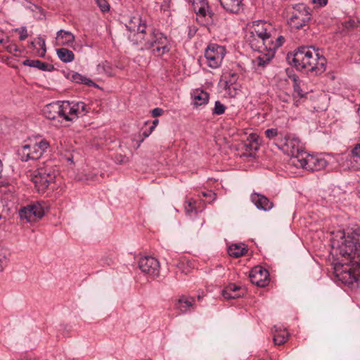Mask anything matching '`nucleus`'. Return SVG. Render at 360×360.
Here are the masks:
<instances>
[{"mask_svg": "<svg viewBox=\"0 0 360 360\" xmlns=\"http://www.w3.org/2000/svg\"><path fill=\"white\" fill-rule=\"evenodd\" d=\"M333 253L340 262L334 267L336 277L352 287L360 286V226L339 232L331 240Z\"/></svg>", "mask_w": 360, "mask_h": 360, "instance_id": "f257e3e1", "label": "nucleus"}, {"mask_svg": "<svg viewBox=\"0 0 360 360\" xmlns=\"http://www.w3.org/2000/svg\"><path fill=\"white\" fill-rule=\"evenodd\" d=\"M126 27L129 31L128 39L140 50H150L155 56H161L170 51L167 37L147 26L139 17H133Z\"/></svg>", "mask_w": 360, "mask_h": 360, "instance_id": "f03ea898", "label": "nucleus"}, {"mask_svg": "<svg viewBox=\"0 0 360 360\" xmlns=\"http://www.w3.org/2000/svg\"><path fill=\"white\" fill-rule=\"evenodd\" d=\"M42 112L49 120L60 117L65 121L74 122L84 116L89 112V108L82 101H58L46 105Z\"/></svg>", "mask_w": 360, "mask_h": 360, "instance_id": "7ed1b4c3", "label": "nucleus"}, {"mask_svg": "<svg viewBox=\"0 0 360 360\" xmlns=\"http://www.w3.org/2000/svg\"><path fill=\"white\" fill-rule=\"evenodd\" d=\"M292 63L298 70L319 75L326 71L327 61L319 50L312 46H301L293 54Z\"/></svg>", "mask_w": 360, "mask_h": 360, "instance_id": "20e7f679", "label": "nucleus"}, {"mask_svg": "<svg viewBox=\"0 0 360 360\" xmlns=\"http://www.w3.org/2000/svg\"><path fill=\"white\" fill-rule=\"evenodd\" d=\"M276 146L285 154L291 157L292 163L295 167L300 162V156L306 155L300 139L292 134L281 136Z\"/></svg>", "mask_w": 360, "mask_h": 360, "instance_id": "39448f33", "label": "nucleus"}, {"mask_svg": "<svg viewBox=\"0 0 360 360\" xmlns=\"http://www.w3.org/2000/svg\"><path fill=\"white\" fill-rule=\"evenodd\" d=\"M49 146V142L45 139H41L39 142L22 146L18 150V155L22 162L38 160Z\"/></svg>", "mask_w": 360, "mask_h": 360, "instance_id": "423d86ee", "label": "nucleus"}, {"mask_svg": "<svg viewBox=\"0 0 360 360\" xmlns=\"http://www.w3.org/2000/svg\"><path fill=\"white\" fill-rule=\"evenodd\" d=\"M310 8L304 4H295L292 7L288 24L295 29L302 28L311 20Z\"/></svg>", "mask_w": 360, "mask_h": 360, "instance_id": "0eeeda50", "label": "nucleus"}, {"mask_svg": "<svg viewBox=\"0 0 360 360\" xmlns=\"http://www.w3.org/2000/svg\"><path fill=\"white\" fill-rule=\"evenodd\" d=\"M57 174V170L46 165L37 169L33 181L39 190L44 191L51 183L54 181Z\"/></svg>", "mask_w": 360, "mask_h": 360, "instance_id": "6e6552de", "label": "nucleus"}, {"mask_svg": "<svg viewBox=\"0 0 360 360\" xmlns=\"http://www.w3.org/2000/svg\"><path fill=\"white\" fill-rule=\"evenodd\" d=\"M225 55V48L216 44L209 45L205 51L206 63L213 69L218 68L221 65Z\"/></svg>", "mask_w": 360, "mask_h": 360, "instance_id": "1a4fd4ad", "label": "nucleus"}, {"mask_svg": "<svg viewBox=\"0 0 360 360\" xmlns=\"http://www.w3.org/2000/svg\"><path fill=\"white\" fill-rule=\"evenodd\" d=\"M44 202H36L21 208L19 211L20 219L26 222H34L43 217L45 214Z\"/></svg>", "mask_w": 360, "mask_h": 360, "instance_id": "9d476101", "label": "nucleus"}, {"mask_svg": "<svg viewBox=\"0 0 360 360\" xmlns=\"http://www.w3.org/2000/svg\"><path fill=\"white\" fill-rule=\"evenodd\" d=\"M274 38L271 34V44L268 46V52L259 54L256 57L255 62L258 67L263 68L269 64L274 56L275 51L281 46L285 41V38L283 36L278 37L275 42L274 41Z\"/></svg>", "mask_w": 360, "mask_h": 360, "instance_id": "9b49d317", "label": "nucleus"}, {"mask_svg": "<svg viewBox=\"0 0 360 360\" xmlns=\"http://www.w3.org/2000/svg\"><path fill=\"white\" fill-rule=\"evenodd\" d=\"M327 165L328 162L324 158H316L306 153V155L300 156V162L296 167L309 171H319L324 169Z\"/></svg>", "mask_w": 360, "mask_h": 360, "instance_id": "f8f14e48", "label": "nucleus"}, {"mask_svg": "<svg viewBox=\"0 0 360 360\" xmlns=\"http://www.w3.org/2000/svg\"><path fill=\"white\" fill-rule=\"evenodd\" d=\"M139 267L143 273L148 275L153 279L160 275L159 261L153 257L145 256L141 257L139 261Z\"/></svg>", "mask_w": 360, "mask_h": 360, "instance_id": "ddd939ff", "label": "nucleus"}, {"mask_svg": "<svg viewBox=\"0 0 360 360\" xmlns=\"http://www.w3.org/2000/svg\"><path fill=\"white\" fill-rule=\"evenodd\" d=\"M246 42L250 45L253 51L261 53L260 54L268 52V46L271 44V39L263 37H256L253 34L248 33L246 34Z\"/></svg>", "mask_w": 360, "mask_h": 360, "instance_id": "4468645a", "label": "nucleus"}, {"mask_svg": "<svg viewBox=\"0 0 360 360\" xmlns=\"http://www.w3.org/2000/svg\"><path fill=\"white\" fill-rule=\"evenodd\" d=\"M269 276V271L260 266L252 268L249 274L251 282L259 287H265L268 285Z\"/></svg>", "mask_w": 360, "mask_h": 360, "instance_id": "2eb2a0df", "label": "nucleus"}, {"mask_svg": "<svg viewBox=\"0 0 360 360\" xmlns=\"http://www.w3.org/2000/svg\"><path fill=\"white\" fill-rule=\"evenodd\" d=\"M272 32L273 28L270 23L265 21L258 20L253 22V25L248 33L253 34L256 35V37L262 36L266 39L267 37L271 39Z\"/></svg>", "mask_w": 360, "mask_h": 360, "instance_id": "dca6fc26", "label": "nucleus"}, {"mask_svg": "<svg viewBox=\"0 0 360 360\" xmlns=\"http://www.w3.org/2000/svg\"><path fill=\"white\" fill-rule=\"evenodd\" d=\"M250 199L257 209L264 211L270 210L274 205L273 202L268 198L257 193H252Z\"/></svg>", "mask_w": 360, "mask_h": 360, "instance_id": "f3484780", "label": "nucleus"}, {"mask_svg": "<svg viewBox=\"0 0 360 360\" xmlns=\"http://www.w3.org/2000/svg\"><path fill=\"white\" fill-rule=\"evenodd\" d=\"M338 162L340 167L346 170H357L360 168V165L357 163L356 160L349 155H342L338 158Z\"/></svg>", "mask_w": 360, "mask_h": 360, "instance_id": "a211bd4d", "label": "nucleus"}, {"mask_svg": "<svg viewBox=\"0 0 360 360\" xmlns=\"http://www.w3.org/2000/svg\"><path fill=\"white\" fill-rule=\"evenodd\" d=\"M188 1L192 4L193 10L198 15L205 17L207 15H211L213 14L210 9L207 0H188Z\"/></svg>", "mask_w": 360, "mask_h": 360, "instance_id": "6ab92c4d", "label": "nucleus"}, {"mask_svg": "<svg viewBox=\"0 0 360 360\" xmlns=\"http://www.w3.org/2000/svg\"><path fill=\"white\" fill-rule=\"evenodd\" d=\"M56 41L58 46H72L75 40V35L69 32L60 30L57 32Z\"/></svg>", "mask_w": 360, "mask_h": 360, "instance_id": "aec40b11", "label": "nucleus"}, {"mask_svg": "<svg viewBox=\"0 0 360 360\" xmlns=\"http://www.w3.org/2000/svg\"><path fill=\"white\" fill-rule=\"evenodd\" d=\"M221 6L227 12L238 13L242 9V0H219Z\"/></svg>", "mask_w": 360, "mask_h": 360, "instance_id": "412c9836", "label": "nucleus"}, {"mask_svg": "<svg viewBox=\"0 0 360 360\" xmlns=\"http://www.w3.org/2000/svg\"><path fill=\"white\" fill-rule=\"evenodd\" d=\"M22 64L25 66L36 68L43 71L51 72L54 69L52 65L46 62H42L39 60L27 59L22 62Z\"/></svg>", "mask_w": 360, "mask_h": 360, "instance_id": "4be33fe9", "label": "nucleus"}, {"mask_svg": "<svg viewBox=\"0 0 360 360\" xmlns=\"http://www.w3.org/2000/svg\"><path fill=\"white\" fill-rule=\"evenodd\" d=\"M240 290V286L235 284H230L222 290L221 295L226 300L236 299L242 296V295L238 292Z\"/></svg>", "mask_w": 360, "mask_h": 360, "instance_id": "5701e85b", "label": "nucleus"}, {"mask_svg": "<svg viewBox=\"0 0 360 360\" xmlns=\"http://www.w3.org/2000/svg\"><path fill=\"white\" fill-rule=\"evenodd\" d=\"M71 80L78 84H83L88 86H98V85L91 79L85 76L75 72H72L69 75Z\"/></svg>", "mask_w": 360, "mask_h": 360, "instance_id": "b1692460", "label": "nucleus"}, {"mask_svg": "<svg viewBox=\"0 0 360 360\" xmlns=\"http://www.w3.org/2000/svg\"><path fill=\"white\" fill-rule=\"evenodd\" d=\"M238 78V74L236 72H229V78L226 81L225 89L229 91V95L232 97L237 94V89L233 85Z\"/></svg>", "mask_w": 360, "mask_h": 360, "instance_id": "393cba45", "label": "nucleus"}, {"mask_svg": "<svg viewBox=\"0 0 360 360\" xmlns=\"http://www.w3.org/2000/svg\"><path fill=\"white\" fill-rule=\"evenodd\" d=\"M194 105H202L208 102L209 94L202 90H196L193 94Z\"/></svg>", "mask_w": 360, "mask_h": 360, "instance_id": "a878e982", "label": "nucleus"}, {"mask_svg": "<svg viewBox=\"0 0 360 360\" xmlns=\"http://www.w3.org/2000/svg\"><path fill=\"white\" fill-rule=\"evenodd\" d=\"M57 56L63 63H70L74 60L75 55L73 52L65 48H60L56 50Z\"/></svg>", "mask_w": 360, "mask_h": 360, "instance_id": "bb28decb", "label": "nucleus"}, {"mask_svg": "<svg viewBox=\"0 0 360 360\" xmlns=\"http://www.w3.org/2000/svg\"><path fill=\"white\" fill-rule=\"evenodd\" d=\"M246 252L247 250L244 244H233L228 249L229 255L236 258L244 255Z\"/></svg>", "mask_w": 360, "mask_h": 360, "instance_id": "cd10ccee", "label": "nucleus"}, {"mask_svg": "<svg viewBox=\"0 0 360 360\" xmlns=\"http://www.w3.org/2000/svg\"><path fill=\"white\" fill-rule=\"evenodd\" d=\"M179 306L178 308L179 310L183 312L186 313L188 311V310L191 307L194 302V299L193 297H181L179 300Z\"/></svg>", "mask_w": 360, "mask_h": 360, "instance_id": "c85d7f7f", "label": "nucleus"}, {"mask_svg": "<svg viewBox=\"0 0 360 360\" xmlns=\"http://www.w3.org/2000/svg\"><path fill=\"white\" fill-rule=\"evenodd\" d=\"M276 333L274 337V342L275 345H281L288 340V333L285 330H276Z\"/></svg>", "mask_w": 360, "mask_h": 360, "instance_id": "c756f323", "label": "nucleus"}, {"mask_svg": "<svg viewBox=\"0 0 360 360\" xmlns=\"http://www.w3.org/2000/svg\"><path fill=\"white\" fill-rule=\"evenodd\" d=\"M290 78H291L293 81V89L295 93L298 97L304 98L305 94H304L302 89H301L300 80L299 77L297 75H293L292 76H290Z\"/></svg>", "mask_w": 360, "mask_h": 360, "instance_id": "7c9ffc66", "label": "nucleus"}, {"mask_svg": "<svg viewBox=\"0 0 360 360\" xmlns=\"http://www.w3.org/2000/svg\"><path fill=\"white\" fill-rule=\"evenodd\" d=\"M342 26L344 30L349 31L355 27H357L359 24V21L354 18H349L342 22Z\"/></svg>", "mask_w": 360, "mask_h": 360, "instance_id": "2f4dec72", "label": "nucleus"}, {"mask_svg": "<svg viewBox=\"0 0 360 360\" xmlns=\"http://www.w3.org/2000/svg\"><path fill=\"white\" fill-rule=\"evenodd\" d=\"M265 134L268 139L270 140H273L274 143L278 141L281 136H283L281 134L278 133L277 129H268L265 131Z\"/></svg>", "mask_w": 360, "mask_h": 360, "instance_id": "473e14b6", "label": "nucleus"}, {"mask_svg": "<svg viewBox=\"0 0 360 360\" xmlns=\"http://www.w3.org/2000/svg\"><path fill=\"white\" fill-rule=\"evenodd\" d=\"M244 148L246 153L249 156L253 155V152L256 151L258 149V144L256 141H250L249 143H245L244 144Z\"/></svg>", "mask_w": 360, "mask_h": 360, "instance_id": "72a5a7b5", "label": "nucleus"}, {"mask_svg": "<svg viewBox=\"0 0 360 360\" xmlns=\"http://www.w3.org/2000/svg\"><path fill=\"white\" fill-rule=\"evenodd\" d=\"M195 200L191 199L188 201L185 202L184 209L185 212L187 214L191 215L193 212H197L196 208L195 207Z\"/></svg>", "mask_w": 360, "mask_h": 360, "instance_id": "f704fd0d", "label": "nucleus"}, {"mask_svg": "<svg viewBox=\"0 0 360 360\" xmlns=\"http://www.w3.org/2000/svg\"><path fill=\"white\" fill-rule=\"evenodd\" d=\"M226 110V106L222 104L220 101H217L214 103V107L212 110V114L220 115L224 113Z\"/></svg>", "mask_w": 360, "mask_h": 360, "instance_id": "c9c22d12", "label": "nucleus"}, {"mask_svg": "<svg viewBox=\"0 0 360 360\" xmlns=\"http://www.w3.org/2000/svg\"><path fill=\"white\" fill-rule=\"evenodd\" d=\"M349 155L354 160H356L357 163L360 165V143L355 145Z\"/></svg>", "mask_w": 360, "mask_h": 360, "instance_id": "e433bc0d", "label": "nucleus"}, {"mask_svg": "<svg viewBox=\"0 0 360 360\" xmlns=\"http://www.w3.org/2000/svg\"><path fill=\"white\" fill-rule=\"evenodd\" d=\"M97 6L99 7L102 12L108 11L110 5L106 0H95Z\"/></svg>", "mask_w": 360, "mask_h": 360, "instance_id": "4c0bfd02", "label": "nucleus"}, {"mask_svg": "<svg viewBox=\"0 0 360 360\" xmlns=\"http://www.w3.org/2000/svg\"><path fill=\"white\" fill-rule=\"evenodd\" d=\"M15 32H18L20 33V40L24 41L27 37V30L26 27L22 26L20 28H18L15 30Z\"/></svg>", "mask_w": 360, "mask_h": 360, "instance_id": "58836bf2", "label": "nucleus"}, {"mask_svg": "<svg viewBox=\"0 0 360 360\" xmlns=\"http://www.w3.org/2000/svg\"><path fill=\"white\" fill-rule=\"evenodd\" d=\"M115 161L120 164H124L128 161V158L126 156L119 155L115 157Z\"/></svg>", "mask_w": 360, "mask_h": 360, "instance_id": "ea45409f", "label": "nucleus"}, {"mask_svg": "<svg viewBox=\"0 0 360 360\" xmlns=\"http://www.w3.org/2000/svg\"><path fill=\"white\" fill-rule=\"evenodd\" d=\"M164 112V110L160 108H155L152 110V115L154 117H159L162 115Z\"/></svg>", "mask_w": 360, "mask_h": 360, "instance_id": "a19ab883", "label": "nucleus"}, {"mask_svg": "<svg viewBox=\"0 0 360 360\" xmlns=\"http://www.w3.org/2000/svg\"><path fill=\"white\" fill-rule=\"evenodd\" d=\"M153 131V129H151V128L149 127L148 129H145L142 131V136H143V138H147L152 134Z\"/></svg>", "mask_w": 360, "mask_h": 360, "instance_id": "79ce46f5", "label": "nucleus"}, {"mask_svg": "<svg viewBox=\"0 0 360 360\" xmlns=\"http://www.w3.org/2000/svg\"><path fill=\"white\" fill-rule=\"evenodd\" d=\"M328 0H313V3L319 4V6H325L327 4Z\"/></svg>", "mask_w": 360, "mask_h": 360, "instance_id": "37998d69", "label": "nucleus"}, {"mask_svg": "<svg viewBox=\"0 0 360 360\" xmlns=\"http://www.w3.org/2000/svg\"><path fill=\"white\" fill-rule=\"evenodd\" d=\"M39 40L41 41V44H40V46H41V49L43 50L42 53L40 54V56L43 57L46 53L45 41L44 39H39Z\"/></svg>", "mask_w": 360, "mask_h": 360, "instance_id": "c03bdc74", "label": "nucleus"}, {"mask_svg": "<svg viewBox=\"0 0 360 360\" xmlns=\"http://www.w3.org/2000/svg\"><path fill=\"white\" fill-rule=\"evenodd\" d=\"M202 194L204 197H214L215 195V193L212 191L203 192Z\"/></svg>", "mask_w": 360, "mask_h": 360, "instance_id": "a18cd8bd", "label": "nucleus"}, {"mask_svg": "<svg viewBox=\"0 0 360 360\" xmlns=\"http://www.w3.org/2000/svg\"><path fill=\"white\" fill-rule=\"evenodd\" d=\"M158 122H159V121H158V119L154 120L153 121L152 125H151V126H150V127L151 128V129H153V130H154V129H155V127H157V125L158 124Z\"/></svg>", "mask_w": 360, "mask_h": 360, "instance_id": "49530a36", "label": "nucleus"}, {"mask_svg": "<svg viewBox=\"0 0 360 360\" xmlns=\"http://www.w3.org/2000/svg\"><path fill=\"white\" fill-rule=\"evenodd\" d=\"M4 257H2V258L0 257V271H2L4 269Z\"/></svg>", "mask_w": 360, "mask_h": 360, "instance_id": "de8ad7c7", "label": "nucleus"}, {"mask_svg": "<svg viewBox=\"0 0 360 360\" xmlns=\"http://www.w3.org/2000/svg\"><path fill=\"white\" fill-rule=\"evenodd\" d=\"M3 163L0 160V179L2 177Z\"/></svg>", "mask_w": 360, "mask_h": 360, "instance_id": "09e8293b", "label": "nucleus"}, {"mask_svg": "<svg viewBox=\"0 0 360 360\" xmlns=\"http://www.w3.org/2000/svg\"><path fill=\"white\" fill-rule=\"evenodd\" d=\"M198 300H200L201 299V295H198Z\"/></svg>", "mask_w": 360, "mask_h": 360, "instance_id": "8fccbe9b", "label": "nucleus"}, {"mask_svg": "<svg viewBox=\"0 0 360 360\" xmlns=\"http://www.w3.org/2000/svg\"><path fill=\"white\" fill-rule=\"evenodd\" d=\"M2 42H3V40L0 39V44H1Z\"/></svg>", "mask_w": 360, "mask_h": 360, "instance_id": "3c124183", "label": "nucleus"}]
</instances>
